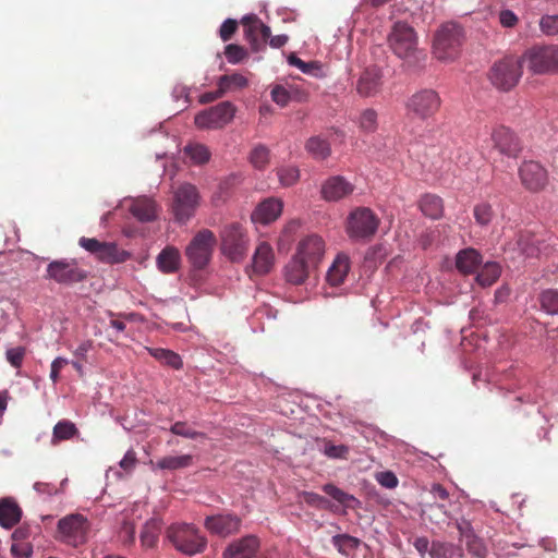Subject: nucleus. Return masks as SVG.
<instances>
[{
    "label": "nucleus",
    "instance_id": "20",
    "mask_svg": "<svg viewBox=\"0 0 558 558\" xmlns=\"http://www.w3.org/2000/svg\"><path fill=\"white\" fill-rule=\"evenodd\" d=\"M315 267L305 258L295 254L284 268V276L292 284H302Z\"/></svg>",
    "mask_w": 558,
    "mask_h": 558
},
{
    "label": "nucleus",
    "instance_id": "8",
    "mask_svg": "<svg viewBox=\"0 0 558 558\" xmlns=\"http://www.w3.org/2000/svg\"><path fill=\"white\" fill-rule=\"evenodd\" d=\"M388 45L396 56L409 59L417 49V35L405 22H396L388 35Z\"/></svg>",
    "mask_w": 558,
    "mask_h": 558
},
{
    "label": "nucleus",
    "instance_id": "34",
    "mask_svg": "<svg viewBox=\"0 0 558 558\" xmlns=\"http://www.w3.org/2000/svg\"><path fill=\"white\" fill-rule=\"evenodd\" d=\"M306 151L318 160L328 158L331 154V147L328 141L322 136H312L305 143Z\"/></svg>",
    "mask_w": 558,
    "mask_h": 558
},
{
    "label": "nucleus",
    "instance_id": "55",
    "mask_svg": "<svg viewBox=\"0 0 558 558\" xmlns=\"http://www.w3.org/2000/svg\"><path fill=\"white\" fill-rule=\"evenodd\" d=\"M11 553L16 558H29L33 554V546L29 543H14Z\"/></svg>",
    "mask_w": 558,
    "mask_h": 558
},
{
    "label": "nucleus",
    "instance_id": "33",
    "mask_svg": "<svg viewBox=\"0 0 558 558\" xmlns=\"http://www.w3.org/2000/svg\"><path fill=\"white\" fill-rule=\"evenodd\" d=\"M161 532V522L158 519L147 521L141 531V544L145 548H153L157 545Z\"/></svg>",
    "mask_w": 558,
    "mask_h": 558
},
{
    "label": "nucleus",
    "instance_id": "6",
    "mask_svg": "<svg viewBox=\"0 0 558 558\" xmlns=\"http://www.w3.org/2000/svg\"><path fill=\"white\" fill-rule=\"evenodd\" d=\"M217 239L213 231H198L186 246L185 255L196 269L205 268L211 259Z\"/></svg>",
    "mask_w": 558,
    "mask_h": 558
},
{
    "label": "nucleus",
    "instance_id": "3",
    "mask_svg": "<svg viewBox=\"0 0 558 558\" xmlns=\"http://www.w3.org/2000/svg\"><path fill=\"white\" fill-rule=\"evenodd\" d=\"M166 536L177 550L189 556L203 553L207 545L206 538L191 524H172L167 529Z\"/></svg>",
    "mask_w": 558,
    "mask_h": 558
},
{
    "label": "nucleus",
    "instance_id": "58",
    "mask_svg": "<svg viewBox=\"0 0 558 558\" xmlns=\"http://www.w3.org/2000/svg\"><path fill=\"white\" fill-rule=\"evenodd\" d=\"M78 244L85 248L87 252H89L93 255H97L99 247L101 246L102 242L98 241L94 238H85L82 236L78 241Z\"/></svg>",
    "mask_w": 558,
    "mask_h": 558
},
{
    "label": "nucleus",
    "instance_id": "36",
    "mask_svg": "<svg viewBox=\"0 0 558 558\" xmlns=\"http://www.w3.org/2000/svg\"><path fill=\"white\" fill-rule=\"evenodd\" d=\"M331 543L340 554L348 557L359 548L362 542L349 534H338L332 537Z\"/></svg>",
    "mask_w": 558,
    "mask_h": 558
},
{
    "label": "nucleus",
    "instance_id": "51",
    "mask_svg": "<svg viewBox=\"0 0 558 558\" xmlns=\"http://www.w3.org/2000/svg\"><path fill=\"white\" fill-rule=\"evenodd\" d=\"M539 27L545 35L558 34V15H545L539 21Z\"/></svg>",
    "mask_w": 558,
    "mask_h": 558
},
{
    "label": "nucleus",
    "instance_id": "25",
    "mask_svg": "<svg viewBox=\"0 0 558 558\" xmlns=\"http://www.w3.org/2000/svg\"><path fill=\"white\" fill-rule=\"evenodd\" d=\"M350 267L349 256L344 253H339L327 271V282L333 287L342 284L350 271Z\"/></svg>",
    "mask_w": 558,
    "mask_h": 558
},
{
    "label": "nucleus",
    "instance_id": "47",
    "mask_svg": "<svg viewBox=\"0 0 558 558\" xmlns=\"http://www.w3.org/2000/svg\"><path fill=\"white\" fill-rule=\"evenodd\" d=\"M464 542H465L466 549L471 555H473L477 558L486 557L487 548H486L484 542L480 537H477L476 535L469 536V538L464 539Z\"/></svg>",
    "mask_w": 558,
    "mask_h": 558
},
{
    "label": "nucleus",
    "instance_id": "2",
    "mask_svg": "<svg viewBox=\"0 0 558 558\" xmlns=\"http://www.w3.org/2000/svg\"><path fill=\"white\" fill-rule=\"evenodd\" d=\"M463 38L460 25L453 22L442 24L434 36V56L441 61L454 60L460 53Z\"/></svg>",
    "mask_w": 558,
    "mask_h": 558
},
{
    "label": "nucleus",
    "instance_id": "17",
    "mask_svg": "<svg viewBox=\"0 0 558 558\" xmlns=\"http://www.w3.org/2000/svg\"><path fill=\"white\" fill-rule=\"evenodd\" d=\"M204 524L210 533L221 537H227L239 532L241 519L238 515L230 513L217 514L207 517Z\"/></svg>",
    "mask_w": 558,
    "mask_h": 558
},
{
    "label": "nucleus",
    "instance_id": "28",
    "mask_svg": "<svg viewBox=\"0 0 558 558\" xmlns=\"http://www.w3.org/2000/svg\"><path fill=\"white\" fill-rule=\"evenodd\" d=\"M21 508L11 498L0 501V525L5 529L13 527L21 520Z\"/></svg>",
    "mask_w": 558,
    "mask_h": 558
},
{
    "label": "nucleus",
    "instance_id": "12",
    "mask_svg": "<svg viewBox=\"0 0 558 558\" xmlns=\"http://www.w3.org/2000/svg\"><path fill=\"white\" fill-rule=\"evenodd\" d=\"M46 278L59 284L71 286L85 280L87 272L78 266L75 259H57L48 264Z\"/></svg>",
    "mask_w": 558,
    "mask_h": 558
},
{
    "label": "nucleus",
    "instance_id": "32",
    "mask_svg": "<svg viewBox=\"0 0 558 558\" xmlns=\"http://www.w3.org/2000/svg\"><path fill=\"white\" fill-rule=\"evenodd\" d=\"M96 257L108 264H118L125 262L129 258V254L123 250H119L114 243L102 242Z\"/></svg>",
    "mask_w": 558,
    "mask_h": 558
},
{
    "label": "nucleus",
    "instance_id": "22",
    "mask_svg": "<svg viewBox=\"0 0 558 558\" xmlns=\"http://www.w3.org/2000/svg\"><path fill=\"white\" fill-rule=\"evenodd\" d=\"M380 86V71L377 68H368L360 76L356 84V90L361 96L371 97L379 92Z\"/></svg>",
    "mask_w": 558,
    "mask_h": 558
},
{
    "label": "nucleus",
    "instance_id": "53",
    "mask_svg": "<svg viewBox=\"0 0 558 558\" xmlns=\"http://www.w3.org/2000/svg\"><path fill=\"white\" fill-rule=\"evenodd\" d=\"M5 355H7V360L9 361V363L13 367L19 368V367H21L23 359L25 356V348L16 347V348L9 349V350H7Z\"/></svg>",
    "mask_w": 558,
    "mask_h": 558
},
{
    "label": "nucleus",
    "instance_id": "52",
    "mask_svg": "<svg viewBox=\"0 0 558 558\" xmlns=\"http://www.w3.org/2000/svg\"><path fill=\"white\" fill-rule=\"evenodd\" d=\"M375 478L383 487L389 489L396 488L399 483L398 477L391 471L378 472L376 473Z\"/></svg>",
    "mask_w": 558,
    "mask_h": 558
},
{
    "label": "nucleus",
    "instance_id": "5",
    "mask_svg": "<svg viewBox=\"0 0 558 558\" xmlns=\"http://www.w3.org/2000/svg\"><path fill=\"white\" fill-rule=\"evenodd\" d=\"M89 530L90 523L86 517L72 513L59 520L57 533L60 541L77 547L87 542Z\"/></svg>",
    "mask_w": 558,
    "mask_h": 558
},
{
    "label": "nucleus",
    "instance_id": "41",
    "mask_svg": "<svg viewBox=\"0 0 558 558\" xmlns=\"http://www.w3.org/2000/svg\"><path fill=\"white\" fill-rule=\"evenodd\" d=\"M323 492L348 508L353 509L355 508V505L360 504L353 495L343 492L331 483L325 484L323 486Z\"/></svg>",
    "mask_w": 558,
    "mask_h": 558
},
{
    "label": "nucleus",
    "instance_id": "56",
    "mask_svg": "<svg viewBox=\"0 0 558 558\" xmlns=\"http://www.w3.org/2000/svg\"><path fill=\"white\" fill-rule=\"evenodd\" d=\"M302 498L305 504L316 508H323L327 504V499L313 492H303Z\"/></svg>",
    "mask_w": 558,
    "mask_h": 558
},
{
    "label": "nucleus",
    "instance_id": "13",
    "mask_svg": "<svg viewBox=\"0 0 558 558\" xmlns=\"http://www.w3.org/2000/svg\"><path fill=\"white\" fill-rule=\"evenodd\" d=\"M440 104V97L435 90L422 89L408 99L407 111L411 118L425 121L439 110Z\"/></svg>",
    "mask_w": 558,
    "mask_h": 558
},
{
    "label": "nucleus",
    "instance_id": "21",
    "mask_svg": "<svg viewBox=\"0 0 558 558\" xmlns=\"http://www.w3.org/2000/svg\"><path fill=\"white\" fill-rule=\"evenodd\" d=\"M542 240L530 231H520L515 235L514 250H518L525 258L539 256Z\"/></svg>",
    "mask_w": 558,
    "mask_h": 558
},
{
    "label": "nucleus",
    "instance_id": "63",
    "mask_svg": "<svg viewBox=\"0 0 558 558\" xmlns=\"http://www.w3.org/2000/svg\"><path fill=\"white\" fill-rule=\"evenodd\" d=\"M120 536L124 544H133L135 541V529L130 523H124Z\"/></svg>",
    "mask_w": 558,
    "mask_h": 558
},
{
    "label": "nucleus",
    "instance_id": "49",
    "mask_svg": "<svg viewBox=\"0 0 558 558\" xmlns=\"http://www.w3.org/2000/svg\"><path fill=\"white\" fill-rule=\"evenodd\" d=\"M225 54L230 63L235 64L241 62L247 56V52L243 47L230 44L226 47Z\"/></svg>",
    "mask_w": 558,
    "mask_h": 558
},
{
    "label": "nucleus",
    "instance_id": "43",
    "mask_svg": "<svg viewBox=\"0 0 558 558\" xmlns=\"http://www.w3.org/2000/svg\"><path fill=\"white\" fill-rule=\"evenodd\" d=\"M77 434V428L74 423L63 420L58 422L53 427L52 440L61 441L68 440Z\"/></svg>",
    "mask_w": 558,
    "mask_h": 558
},
{
    "label": "nucleus",
    "instance_id": "44",
    "mask_svg": "<svg viewBox=\"0 0 558 558\" xmlns=\"http://www.w3.org/2000/svg\"><path fill=\"white\" fill-rule=\"evenodd\" d=\"M170 432L177 436L189 439L206 438L202 432L193 429L186 422L178 421L171 427Z\"/></svg>",
    "mask_w": 558,
    "mask_h": 558
},
{
    "label": "nucleus",
    "instance_id": "37",
    "mask_svg": "<svg viewBox=\"0 0 558 558\" xmlns=\"http://www.w3.org/2000/svg\"><path fill=\"white\" fill-rule=\"evenodd\" d=\"M147 350L153 357L162 364L171 366L174 369L182 367V360L178 353L162 348H148Z\"/></svg>",
    "mask_w": 558,
    "mask_h": 558
},
{
    "label": "nucleus",
    "instance_id": "10",
    "mask_svg": "<svg viewBox=\"0 0 558 558\" xmlns=\"http://www.w3.org/2000/svg\"><path fill=\"white\" fill-rule=\"evenodd\" d=\"M248 248V239L239 223L226 226L221 231L222 253L232 262L242 260Z\"/></svg>",
    "mask_w": 558,
    "mask_h": 558
},
{
    "label": "nucleus",
    "instance_id": "14",
    "mask_svg": "<svg viewBox=\"0 0 558 558\" xmlns=\"http://www.w3.org/2000/svg\"><path fill=\"white\" fill-rule=\"evenodd\" d=\"M519 177L522 185L532 193H537L548 184V172L537 161L525 160L519 168Z\"/></svg>",
    "mask_w": 558,
    "mask_h": 558
},
{
    "label": "nucleus",
    "instance_id": "29",
    "mask_svg": "<svg viewBox=\"0 0 558 558\" xmlns=\"http://www.w3.org/2000/svg\"><path fill=\"white\" fill-rule=\"evenodd\" d=\"M153 469L177 471L190 468L193 464L192 454L181 456H166L159 459L156 463L150 462Z\"/></svg>",
    "mask_w": 558,
    "mask_h": 558
},
{
    "label": "nucleus",
    "instance_id": "54",
    "mask_svg": "<svg viewBox=\"0 0 558 558\" xmlns=\"http://www.w3.org/2000/svg\"><path fill=\"white\" fill-rule=\"evenodd\" d=\"M238 29V22L235 20L228 19L226 20L219 29L220 38L223 41H228L232 38Z\"/></svg>",
    "mask_w": 558,
    "mask_h": 558
},
{
    "label": "nucleus",
    "instance_id": "23",
    "mask_svg": "<svg viewBox=\"0 0 558 558\" xmlns=\"http://www.w3.org/2000/svg\"><path fill=\"white\" fill-rule=\"evenodd\" d=\"M282 211V203L276 198H268L262 202L252 215V219L255 222H260L263 225L270 223L275 221Z\"/></svg>",
    "mask_w": 558,
    "mask_h": 558
},
{
    "label": "nucleus",
    "instance_id": "11",
    "mask_svg": "<svg viewBox=\"0 0 558 558\" xmlns=\"http://www.w3.org/2000/svg\"><path fill=\"white\" fill-rule=\"evenodd\" d=\"M235 111L236 109L232 102L222 101L198 112L194 118V123L203 130L222 129L233 120Z\"/></svg>",
    "mask_w": 558,
    "mask_h": 558
},
{
    "label": "nucleus",
    "instance_id": "16",
    "mask_svg": "<svg viewBox=\"0 0 558 558\" xmlns=\"http://www.w3.org/2000/svg\"><path fill=\"white\" fill-rule=\"evenodd\" d=\"M494 147L501 154L510 158H517L522 149L521 143L515 134L508 128L499 125L495 128L490 135Z\"/></svg>",
    "mask_w": 558,
    "mask_h": 558
},
{
    "label": "nucleus",
    "instance_id": "59",
    "mask_svg": "<svg viewBox=\"0 0 558 558\" xmlns=\"http://www.w3.org/2000/svg\"><path fill=\"white\" fill-rule=\"evenodd\" d=\"M69 364V361L64 357H57L51 363L50 379L56 384L59 380L60 371Z\"/></svg>",
    "mask_w": 558,
    "mask_h": 558
},
{
    "label": "nucleus",
    "instance_id": "57",
    "mask_svg": "<svg viewBox=\"0 0 558 558\" xmlns=\"http://www.w3.org/2000/svg\"><path fill=\"white\" fill-rule=\"evenodd\" d=\"M271 98L277 105L284 107L290 100V95L284 87L276 86L271 90Z\"/></svg>",
    "mask_w": 558,
    "mask_h": 558
},
{
    "label": "nucleus",
    "instance_id": "39",
    "mask_svg": "<svg viewBox=\"0 0 558 558\" xmlns=\"http://www.w3.org/2000/svg\"><path fill=\"white\" fill-rule=\"evenodd\" d=\"M250 163L257 170H264L270 162V150L264 144L255 145L248 156Z\"/></svg>",
    "mask_w": 558,
    "mask_h": 558
},
{
    "label": "nucleus",
    "instance_id": "46",
    "mask_svg": "<svg viewBox=\"0 0 558 558\" xmlns=\"http://www.w3.org/2000/svg\"><path fill=\"white\" fill-rule=\"evenodd\" d=\"M359 124L365 132H375L377 129V112L374 109H365L360 116Z\"/></svg>",
    "mask_w": 558,
    "mask_h": 558
},
{
    "label": "nucleus",
    "instance_id": "48",
    "mask_svg": "<svg viewBox=\"0 0 558 558\" xmlns=\"http://www.w3.org/2000/svg\"><path fill=\"white\" fill-rule=\"evenodd\" d=\"M493 216V208L487 203H482L474 207V218L481 226H487L492 221Z\"/></svg>",
    "mask_w": 558,
    "mask_h": 558
},
{
    "label": "nucleus",
    "instance_id": "4",
    "mask_svg": "<svg viewBox=\"0 0 558 558\" xmlns=\"http://www.w3.org/2000/svg\"><path fill=\"white\" fill-rule=\"evenodd\" d=\"M522 68V58L505 57L492 66L489 81L499 90L508 92L519 83Z\"/></svg>",
    "mask_w": 558,
    "mask_h": 558
},
{
    "label": "nucleus",
    "instance_id": "38",
    "mask_svg": "<svg viewBox=\"0 0 558 558\" xmlns=\"http://www.w3.org/2000/svg\"><path fill=\"white\" fill-rule=\"evenodd\" d=\"M184 154L194 165H204L210 159V150L201 143H190L184 147Z\"/></svg>",
    "mask_w": 558,
    "mask_h": 558
},
{
    "label": "nucleus",
    "instance_id": "18",
    "mask_svg": "<svg viewBox=\"0 0 558 558\" xmlns=\"http://www.w3.org/2000/svg\"><path fill=\"white\" fill-rule=\"evenodd\" d=\"M354 191V185L341 175L328 178L320 189L322 197L327 202H338Z\"/></svg>",
    "mask_w": 558,
    "mask_h": 558
},
{
    "label": "nucleus",
    "instance_id": "31",
    "mask_svg": "<svg viewBox=\"0 0 558 558\" xmlns=\"http://www.w3.org/2000/svg\"><path fill=\"white\" fill-rule=\"evenodd\" d=\"M180 253L175 247L163 248L157 257L158 268L165 274H172L178 270Z\"/></svg>",
    "mask_w": 558,
    "mask_h": 558
},
{
    "label": "nucleus",
    "instance_id": "35",
    "mask_svg": "<svg viewBox=\"0 0 558 558\" xmlns=\"http://www.w3.org/2000/svg\"><path fill=\"white\" fill-rule=\"evenodd\" d=\"M430 558H461L462 550L452 543L434 541L430 544Z\"/></svg>",
    "mask_w": 558,
    "mask_h": 558
},
{
    "label": "nucleus",
    "instance_id": "24",
    "mask_svg": "<svg viewBox=\"0 0 558 558\" xmlns=\"http://www.w3.org/2000/svg\"><path fill=\"white\" fill-rule=\"evenodd\" d=\"M275 255L271 246L263 242L260 243L253 255L252 269L257 275L268 274L274 266Z\"/></svg>",
    "mask_w": 558,
    "mask_h": 558
},
{
    "label": "nucleus",
    "instance_id": "60",
    "mask_svg": "<svg viewBox=\"0 0 558 558\" xmlns=\"http://www.w3.org/2000/svg\"><path fill=\"white\" fill-rule=\"evenodd\" d=\"M136 462H137L136 453L134 452V450H129V451H126V453L124 454V457L120 461V466L125 472L130 473L135 468Z\"/></svg>",
    "mask_w": 558,
    "mask_h": 558
},
{
    "label": "nucleus",
    "instance_id": "15",
    "mask_svg": "<svg viewBox=\"0 0 558 558\" xmlns=\"http://www.w3.org/2000/svg\"><path fill=\"white\" fill-rule=\"evenodd\" d=\"M244 36L248 40L253 51H259L265 47L270 37V28L256 15H247L242 19Z\"/></svg>",
    "mask_w": 558,
    "mask_h": 558
},
{
    "label": "nucleus",
    "instance_id": "9",
    "mask_svg": "<svg viewBox=\"0 0 558 558\" xmlns=\"http://www.w3.org/2000/svg\"><path fill=\"white\" fill-rule=\"evenodd\" d=\"M199 204V194L195 185L191 183L181 184L173 195L171 205L172 213L178 222L184 223L194 216Z\"/></svg>",
    "mask_w": 558,
    "mask_h": 558
},
{
    "label": "nucleus",
    "instance_id": "7",
    "mask_svg": "<svg viewBox=\"0 0 558 558\" xmlns=\"http://www.w3.org/2000/svg\"><path fill=\"white\" fill-rule=\"evenodd\" d=\"M527 69L534 74H547L558 71V46H534L522 56Z\"/></svg>",
    "mask_w": 558,
    "mask_h": 558
},
{
    "label": "nucleus",
    "instance_id": "30",
    "mask_svg": "<svg viewBox=\"0 0 558 558\" xmlns=\"http://www.w3.org/2000/svg\"><path fill=\"white\" fill-rule=\"evenodd\" d=\"M423 215L432 219H439L444 214V202L435 194H424L418 202Z\"/></svg>",
    "mask_w": 558,
    "mask_h": 558
},
{
    "label": "nucleus",
    "instance_id": "42",
    "mask_svg": "<svg viewBox=\"0 0 558 558\" xmlns=\"http://www.w3.org/2000/svg\"><path fill=\"white\" fill-rule=\"evenodd\" d=\"M539 304L543 311L547 314L556 315L558 314V290L547 289L544 290L539 296Z\"/></svg>",
    "mask_w": 558,
    "mask_h": 558
},
{
    "label": "nucleus",
    "instance_id": "45",
    "mask_svg": "<svg viewBox=\"0 0 558 558\" xmlns=\"http://www.w3.org/2000/svg\"><path fill=\"white\" fill-rule=\"evenodd\" d=\"M277 174L280 183L283 186H291L295 184L300 179V171L296 167L293 166L279 168L277 170Z\"/></svg>",
    "mask_w": 558,
    "mask_h": 558
},
{
    "label": "nucleus",
    "instance_id": "26",
    "mask_svg": "<svg viewBox=\"0 0 558 558\" xmlns=\"http://www.w3.org/2000/svg\"><path fill=\"white\" fill-rule=\"evenodd\" d=\"M130 213L141 222H149L157 218L158 206L149 197H138L130 205Z\"/></svg>",
    "mask_w": 558,
    "mask_h": 558
},
{
    "label": "nucleus",
    "instance_id": "40",
    "mask_svg": "<svg viewBox=\"0 0 558 558\" xmlns=\"http://www.w3.org/2000/svg\"><path fill=\"white\" fill-rule=\"evenodd\" d=\"M501 272L500 266L495 262L486 263L476 276V281L482 287H489L497 281Z\"/></svg>",
    "mask_w": 558,
    "mask_h": 558
},
{
    "label": "nucleus",
    "instance_id": "1",
    "mask_svg": "<svg viewBox=\"0 0 558 558\" xmlns=\"http://www.w3.org/2000/svg\"><path fill=\"white\" fill-rule=\"evenodd\" d=\"M379 217L369 207L360 206L350 211L345 219V232L354 242H368L378 231Z\"/></svg>",
    "mask_w": 558,
    "mask_h": 558
},
{
    "label": "nucleus",
    "instance_id": "61",
    "mask_svg": "<svg viewBox=\"0 0 558 558\" xmlns=\"http://www.w3.org/2000/svg\"><path fill=\"white\" fill-rule=\"evenodd\" d=\"M288 62L290 65H293V66H296L298 69H300L303 73H311L312 70L315 68L314 63L305 62L293 53H291L289 56Z\"/></svg>",
    "mask_w": 558,
    "mask_h": 558
},
{
    "label": "nucleus",
    "instance_id": "27",
    "mask_svg": "<svg viewBox=\"0 0 558 558\" xmlns=\"http://www.w3.org/2000/svg\"><path fill=\"white\" fill-rule=\"evenodd\" d=\"M481 263V254L472 247L461 250L456 257V267L464 275L473 274Z\"/></svg>",
    "mask_w": 558,
    "mask_h": 558
},
{
    "label": "nucleus",
    "instance_id": "19",
    "mask_svg": "<svg viewBox=\"0 0 558 558\" xmlns=\"http://www.w3.org/2000/svg\"><path fill=\"white\" fill-rule=\"evenodd\" d=\"M325 253V242L322 236L311 234L302 239L298 245L296 254L305 258L315 268Z\"/></svg>",
    "mask_w": 558,
    "mask_h": 558
},
{
    "label": "nucleus",
    "instance_id": "62",
    "mask_svg": "<svg viewBox=\"0 0 558 558\" xmlns=\"http://www.w3.org/2000/svg\"><path fill=\"white\" fill-rule=\"evenodd\" d=\"M499 22L504 27H513L518 23L517 15L510 10H502L499 13Z\"/></svg>",
    "mask_w": 558,
    "mask_h": 558
},
{
    "label": "nucleus",
    "instance_id": "50",
    "mask_svg": "<svg viewBox=\"0 0 558 558\" xmlns=\"http://www.w3.org/2000/svg\"><path fill=\"white\" fill-rule=\"evenodd\" d=\"M349 451V447L345 445H333L331 442H326L324 447V453L328 458L332 459H347Z\"/></svg>",
    "mask_w": 558,
    "mask_h": 558
},
{
    "label": "nucleus",
    "instance_id": "64",
    "mask_svg": "<svg viewBox=\"0 0 558 558\" xmlns=\"http://www.w3.org/2000/svg\"><path fill=\"white\" fill-rule=\"evenodd\" d=\"M413 546L421 555V558H425L426 553L430 550L429 541L425 536L416 537L413 542Z\"/></svg>",
    "mask_w": 558,
    "mask_h": 558
}]
</instances>
